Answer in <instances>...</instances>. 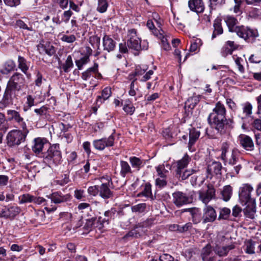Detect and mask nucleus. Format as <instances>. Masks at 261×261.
<instances>
[{"label": "nucleus", "mask_w": 261, "mask_h": 261, "mask_svg": "<svg viewBox=\"0 0 261 261\" xmlns=\"http://www.w3.org/2000/svg\"><path fill=\"white\" fill-rule=\"evenodd\" d=\"M222 169L221 164L218 162H213L207 166V171L210 174H221Z\"/></svg>", "instance_id": "obj_20"}, {"label": "nucleus", "mask_w": 261, "mask_h": 261, "mask_svg": "<svg viewBox=\"0 0 261 261\" xmlns=\"http://www.w3.org/2000/svg\"><path fill=\"white\" fill-rule=\"evenodd\" d=\"M237 151L236 149H232L230 150V152H228V159L229 163L231 165H234L236 163L237 155Z\"/></svg>", "instance_id": "obj_36"}, {"label": "nucleus", "mask_w": 261, "mask_h": 261, "mask_svg": "<svg viewBox=\"0 0 261 261\" xmlns=\"http://www.w3.org/2000/svg\"><path fill=\"white\" fill-rule=\"evenodd\" d=\"M160 37H162L161 42L163 48L166 50H168L170 48V46L168 42V40L166 37L164 36L165 32L163 30L161 29L159 31Z\"/></svg>", "instance_id": "obj_40"}, {"label": "nucleus", "mask_w": 261, "mask_h": 261, "mask_svg": "<svg viewBox=\"0 0 261 261\" xmlns=\"http://www.w3.org/2000/svg\"><path fill=\"white\" fill-rule=\"evenodd\" d=\"M111 95V89L109 87L105 88L101 93V95L98 97V101H101V99L103 100L108 99Z\"/></svg>", "instance_id": "obj_39"}, {"label": "nucleus", "mask_w": 261, "mask_h": 261, "mask_svg": "<svg viewBox=\"0 0 261 261\" xmlns=\"http://www.w3.org/2000/svg\"><path fill=\"white\" fill-rule=\"evenodd\" d=\"M129 162L133 168L139 170L143 166V162L139 158L133 156L129 158Z\"/></svg>", "instance_id": "obj_32"}, {"label": "nucleus", "mask_w": 261, "mask_h": 261, "mask_svg": "<svg viewBox=\"0 0 261 261\" xmlns=\"http://www.w3.org/2000/svg\"><path fill=\"white\" fill-rule=\"evenodd\" d=\"M33 196L29 194H25L19 196V202L20 204L32 202Z\"/></svg>", "instance_id": "obj_38"}, {"label": "nucleus", "mask_w": 261, "mask_h": 261, "mask_svg": "<svg viewBox=\"0 0 261 261\" xmlns=\"http://www.w3.org/2000/svg\"><path fill=\"white\" fill-rule=\"evenodd\" d=\"M252 127L254 129L261 131V120L259 119H255L252 122Z\"/></svg>", "instance_id": "obj_64"}, {"label": "nucleus", "mask_w": 261, "mask_h": 261, "mask_svg": "<svg viewBox=\"0 0 261 261\" xmlns=\"http://www.w3.org/2000/svg\"><path fill=\"white\" fill-rule=\"evenodd\" d=\"M217 214L215 210L211 206H206L203 209L202 217L203 223L212 222L216 219Z\"/></svg>", "instance_id": "obj_13"}, {"label": "nucleus", "mask_w": 261, "mask_h": 261, "mask_svg": "<svg viewBox=\"0 0 261 261\" xmlns=\"http://www.w3.org/2000/svg\"><path fill=\"white\" fill-rule=\"evenodd\" d=\"M224 19L230 32H236L238 36L248 42H253L254 39L258 36L257 30L251 29L244 26H237L238 21L234 17L227 16Z\"/></svg>", "instance_id": "obj_3"}, {"label": "nucleus", "mask_w": 261, "mask_h": 261, "mask_svg": "<svg viewBox=\"0 0 261 261\" xmlns=\"http://www.w3.org/2000/svg\"><path fill=\"white\" fill-rule=\"evenodd\" d=\"M211 252V247L210 245H207L202 249V256L203 260L206 259V257L210 254Z\"/></svg>", "instance_id": "obj_57"}, {"label": "nucleus", "mask_w": 261, "mask_h": 261, "mask_svg": "<svg viewBox=\"0 0 261 261\" xmlns=\"http://www.w3.org/2000/svg\"><path fill=\"white\" fill-rule=\"evenodd\" d=\"M145 208V203H140L133 206L132 210L134 212L142 213L144 211Z\"/></svg>", "instance_id": "obj_51"}, {"label": "nucleus", "mask_w": 261, "mask_h": 261, "mask_svg": "<svg viewBox=\"0 0 261 261\" xmlns=\"http://www.w3.org/2000/svg\"><path fill=\"white\" fill-rule=\"evenodd\" d=\"M210 6L211 8H215L217 6H219L224 4V0H209Z\"/></svg>", "instance_id": "obj_58"}, {"label": "nucleus", "mask_w": 261, "mask_h": 261, "mask_svg": "<svg viewBox=\"0 0 261 261\" xmlns=\"http://www.w3.org/2000/svg\"><path fill=\"white\" fill-rule=\"evenodd\" d=\"M5 4L10 7H15L20 4V0H3Z\"/></svg>", "instance_id": "obj_59"}, {"label": "nucleus", "mask_w": 261, "mask_h": 261, "mask_svg": "<svg viewBox=\"0 0 261 261\" xmlns=\"http://www.w3.org/2000/svg\"><path fill=\"white\" fill-rule=\"evenodd\" d=\"M166 177H159L156 179L155 184L160 188H162L166 186L167 181L166 179Z\"/></svg>", "instance_id": "obj_55"}, {"label": "nucleus", "mask_w": 261, "mask_h": 261, "mask_svg": "<svg viewBox=\"0 0 261 261\" xmlns=\"http://www.w3.org/2000/svg\"><path fill=\"white\" fill-rule=\"evenodd\" d=\"M200 135V132L195 128H192L189 130V147H191L194 145L195 142L198 139Z\"/></svg>", "instance_id": "obj_24"}, {"label": "nucleus", "mask_w": 261, "mask_h": 261, "mask_svg": "<svg viewBox=\"0 0 261 261\" xmlns=\"http://www.w3.org/2000/svg\"><path fill=\"white\" fill-rule=\"evenodd\" d=\"M18 67L25 74L29 69V66L27 64L26 60L21 56H19L18 58Z\"/></svg>", "instance_id": "obj_30"}, {"label": "nucleus", "mask_w": 261, "mask_h": 261, "mask_svg": "<svg viewBox=\"0 0 261 261\" xmlns=\"http://www.w3.org/2000/svg\"><path fill=\"white\" fill-rule=\"evenodd\" d=\"M24 137L19 131L14 130L10 132L7 135V143L9 146L18 145L22 141H24Z\"/></svg>", "instance_id": "obj_8"}, {"label": "nucleus", "mask_w": 261, "mask_h": 261, "mask_svg": "<svg viewBox=\"0 0 261 261\" xmlns=\"http://www.w3.org/2000/svg\"><path fill=\"white\" fill-rule=\"evenodd\" d=\"M20 212V208L16 206L5 207L0 212V218L13 219Z\"/></svg>", "instance_id": "obj_10"}, {"label": "nucleus", "mask_w": 261, "mask_h": 261, "mask_svg": "<svg viewBox=\"0 0 261 261\" xmlns=\"http://www.w3.org/2000/svg\"><path fill=\"white\" fill-rule=\"evenodd\" d=\"M129 39L127 41V46L135 50H139L141 49V40L137 36L136 31L134 29L129 31Z\"/></svg>", "instance_id": "obj_7"}, {"label": "nucleus", "mask_w": 261, "mask_h": 261, "mask_svg": "<svg viewBox=\"0 0 261 261\" xmlns=\"http://www.w3.org/2000/svg\"><path fill=\"white\" fill-rule=\"evenodd\" d=\"M238 141L242 147L254 146V143L251 137L244 134H241L239 136Z\"/></svg>", "instance_id": "obj_21"}, {"label": "nucleus", "mask_w": 261, "mask_h": 261, "mask_svg": "<svg viewBox=\"0 0 261 261\" xmlns=\"http://www.w3.org/2000/svg\"><path fill=\"white\" fill-rule=\"evenodd\" d=\"M138 196H144L146 197L151 195V186L149 184H145L142 192L138 194Z\"/></svg>", "instance_id": "obj_42"}, {"label": "nucleus", "mask_w": 261, "mask_h": 261, "mask_svg": "<svg viewBox=\"0 0 261 261\" xmlns=\"http://www.w3.org/2000/svg\"><path fill=\"white\" fill-rule=\"evenodd\" d=\"M192 227V223L189 222L183 225H174L173 228L180 232H184L191 229Z\"/></svg>", "instance_id": "obj_34"}, {"label": "nucleus", "mask_w": 261, "mask_h": 261, "mask_svg": "<svg viewBox=\"0 0 261 261\" xmlns=\"http://www.w3.org/2000/svg\"><path fill=\"white\" fill-rule=\"evenodd\" d=\"M230 213V209L224 207L222 208L220 213L218 219H227Z\"/></svg>", "instance_id": "obj_47"}, {"label": "nucleus", "mask_w": 261, "mask_h": 261, "mask_svg": "<svg viewBox=\"0 0 261 261\" xmlns=\"http://www.w3.org/2000/svg\"><path fill=\"white\" fill-rule=\"evenodd\" d=\"M89 58L88 57H83L81 58L79 60H77L75 62L76 65L77 66L79 69H81L83 66L86 64L88 62Z\"/></svg>", "instance_id": "obj_52"}, {"label": "nucleus", "mask_w": 261, "mask_h": 261, "mask_svg": "<svg viewBox=\"0 0 261 261\" xmlns=\"http://www.w3.org/2000/svg\"><path fill=\"white\" fill-rule=\"evenodd\" d=\"M201 45V40L197 39L191 43L190 48V51L191 52L195 51L197 50L198 47Z\"/></svg>", "instance_id": "obj_54"}, {"label": "nucleus", "mask_w": 261, "mask_h": 261, "mask_svg": "<svg viewBox=\"0 0 261 261\" xmlns=\"http://www.w3.org/2000/svg\"><path fill=\"white\" fill-rule=\"evenodd\" d=\"M147 70V68H145L143 67V68H141L140 66H138L136 67L135 71L134 72L135 75L136 76H140L144 73V72Z\"/></svg>", "instance_id": "obj_63"}, {"label": "nucleus", "mask_w": 261, "mask_h": 261, "mask_svg": "<svg viewBox=\"0 0 261 261\" xmlns=\"http://www.w3.org/2000/svg\"><path fill=\"white\" fill-rule=\"evenodd\" d=\"M226 110L224 105L219 101L216 103L207 118L208 124L220 133L225 132L226 126H230L233 123L232 119L226 118Z\"/></svg>", "instance_id": "obj_1"}, {"label": "nucleus", "mask_w": 261, "mask_h": 261, "mask_svg": "<svg viewBox=\"0 0 261 261\" xmlns=\"http://www.w3.org/2000/svg\"><path fill=\"white\" fill-rule=\"evenodd\" d=\"M88 193L90 195L96 196L98 193V186H91L88 189Z\"/></svg>", "instance_id": "obj_56"}, {"label": "nucleus", "mask_w": 261, "mask_h": 261, "mask_svg": "<svg viewBox=\"0 0 261 261\" xmlns=\"http://www.w3.org/2000/svg\"><path fill=\"white\" fill-rule=\"evenodd\" d=\"M234 248L233 245H230L227 246L217 247L215 249V252L220 256L226 255L228 251Z\"/></svg>", "instance_id": "obj_28"}, {"label": "nucleus", "mask_w": 261, "mask_h": 261, "mask_svg": "<svg viewBox=\"0 0 261 261\" xmlns=\"http://www.w3.org/2000/svg\"><path fill=\"white\" fill-rule=\"evenodd\" d=\"M7 115L9 116V120H14L16 122L19 124L23 130L24 134L28 133L29 132L27 129L26 124L23 121V119L20 116L18 112L15 110H9L7 111Z\"/></svg>", "instance_id": "obj_11"}, {"label": "nucleus", "mask_w": 261, "mask_h": 261, "mask_svg": "<svg viewBox=\"0 0 261 261\" xmlns=\"http://www.w3.org/2000/svg\"><path fill=\"white\" fill-rule=\"evenodd\" d=\"M255 243L251 240H249L245 243V251L246 253L252 254L255 253Z\"/></svg>", "instance_id": "obj_33"}, {"label": "nucleus", "mask_w": 261, "mask_h": 261, "mask_svg": "<svg viewBox=\"0 0 261 261\" xmlns=\"http://www.w3.org/2000/svg\"><path fill=\"white\" fill-rule=\"evenodd\" d=\"M215 197V189L211 185H208L206 189H203L199 191L200 200L206 204Z\"/></svg>", "instance_id": "obj_5"}, {"label": "nucleus", "mask_w": 261, "mask_h": 261, "mask_svg": "<svg viewBox=\"0 0 261 261\" xmlns=\"http://www.w3.org/2000/svg\"><path fill=\"white\" fill-rule=\"evenodd\" d=\"M252 106L248 102H245L242 105V113L239 115V117L243 120V123L242 127L246 128L247 123H249L253 119L252 116Z\"/></svg>", "instance_id": "obj_4"}, {"label": "nucleus", "mask_w": 261, "mask_h": 261, "mask_svg": "<svg viewBox=\"0 0 261 261\" xmlns=\"http://www.w3.org/2000/svg\"><path fill=\"white\" fill-rule=\"evenodd\" d=\"M159 261H177L175 260L174 258L168 254H164L160 256Z\"/></svg>", "instance_id": "obj_62"}, {"label": "nucleus", "mask_w": 261, "mask_h": 261, "mask_svg": "<svg viewBox=\"0 0 261 261\" xmlns=\"http://www.w3.org/2000/svg\"><path fill=\"white\" fill-rule=\"evenodd\" d=\"M246 204L247 205L244 210V214L246 217L253 219L254 218L256 213L255 200H251L250 202H248Z\"/></svg>", "instance_id": "obj_16"}, {"label": "nucleus", "mask_w": 261, "mask_h": 261, "mask_svg": "<svg viewBox=\"0 0 261 261\" xmlns=\"http://www.w3.org/2000/svg\"><path fill=\"white\" fill-rule=\"evenodd\" d=\"M238 45L236 44L233 41H228L226 42L222 49V53L223 56L227 55H231L232 51L236 49Z\"/></svg>", "instance_id": "obj_19"}, {"label": "nucleus", "mask_w": 261, "mask_h": 261, "mask_svg": "<svg viewBox=\"0 0 261 261\" xmlns=\"http://www.w3.org/2000/svg\"><path fill=\"white\" fill-rule=\"evenodd\" d=\"M214 32L212 34V38H215L217 35L223 33V30L221 26V20L216 19L215 20L214 24Z\"/></svg>", "instance_id": "obj_25"}, {"label": "nucleus", "mask_w": 261, "mask_h": 261, "mask_svg": "<svg viewBox=\"0 0 261 261\" xmlns=\"http://www.w3.org/2000/svg\"><path fill=\"white\" fill-rule=\"evenodd\" d=\"M47 197L54 203L59 204L68 201L70 196L69 194L63 195L61 193L57 192L47 196Z\"/></svg>", "instance_id": "obj_14"}, {"label": "nucleus", "mask_w": 261, "mask_h": 261, "mask_svg": "<svg viewBox=\"0 0 261 261\" xmlns=\"http://www.w3.org/2000/svg\"><path fill=\"white\" fill-rule=\"evenodd\" d=\"M137 80V79H135L130 85V88L128 91V94L129 96H135L139 93L138 88L136 87L135 86V82Z\"/></svg>", "instance_id": "obj_44"}, {"label": "nucleus", "mask_w": 261, "mask_h": 261, "mask_svg": "<svg viewBox=\"0 0 261 261\" xmlns=\"http://www.w3.org/2000/svg\"><path fill=\"white\" fill-rule=\"evenodd\" d=\"M98 67V64L96 63H95L93 67L89 68L87 70L82 73V79L84 81H87L91 77H93L94 72H97Z\"/></svg>", "instance_id": "obj_22"}, {"label": "nucleus", "mask_w": 261, "mask_h": 261, "mask_svg": "<svg viewBox=\"0 0 261 261\" xmlns=\"http://www.w3.org/2000/svg\"><path fill=\"white\" fill-rule=\"evenodd\" d=\"M190 158L189 156L186 154L180 160L177 162V174L180 175L181 171L185 168L189 163Z\"/></svg>", "instance_id": "obj_27"}, {"label": "nucleus", "mask_w": 261, "mask_h": 261, "mask_svg": "<svg viewBox=\"0 0 261 261\" xmlns=\"http://www.w3.org/2000/svg\"><path fill=\"white\" fill-rule=\"evenodd\" d=\"M15 67V64L12 60L7 61L4 64L3 68L1 69V72L3 74H8L13 70Z\"/></svg>", "instance_id": "obj_26"}, {"label": "nucleus", "mask_w": 261, "mask_h": 261, "mask_svg": "<svg viewBox=\"0 0 261 261\" xmlns=\"http://www.w3.org/2000/svg\"><path fill=\"white\" fill-rule=\"evenodd\" d=\"M34 147H43V146H50V143L45 138L38 137L34 139Z\"/></svg>", "instance_id": "obj_31"}, {"label": "nucleus", "mask_w": 261, "mask_h": 261, "mask_svg": "<svg viewBox=\"0 0 261 261\" xmlns=\"http://www.w3.org/2000/svg\"><path fill=\"white\" fill-rule=\"evenodd\" d=\"M61 40L64 42L71 43L75 41L76 37L74 35H63L61 38Z\"/></svg>", "instance_id": "obj_49"}, {"label": "nucleus", "mask_w": 261, "mask_h": 261, "mask_svg": "<svg viewBox=\"0 0 261 261\" xmlns=\"http://www.w3.org/2000/svg\"><path fill=\"white\" fill-rule=\"evenodd\" d=\"M72 15V12L70 10L64 11L63 14L62 21L67 23L69 20Z\"/></svg>", "instance_id": "obj_61"}, {"label": "nucleus", "mask_w": 261, "mask_h": 261, "mask_svg": "<svg viewBox=\"0 0 261 261\" xmlns=\"http://www.w3.org/2000/svg\"><path fill=\"white\" fill-rule=\"evenodd\" d=\"M25 82L23 75L18 72L15 73L9 79L6 88L4 93L2 100L0 101V108L6 107L16 96V92L20 91Z\"/></svg>", "instance_id": "obj_2"}, {"label": "nucleus", "mask_w": 261, "mask_h": 261, "mask_svg": "<svg viewBox=\"0 0 261 261\" xmlns=\"http://www.w3.org/2000/svg\"><path fill=\"white\" fill-rule=\"evenodd\" d=\"M232 57L233 60H234L236 65L238 66L239 71L241 73H243L245 71L244 68L243 66L242 65V62H243V59L235 55L233 56Z\"/></svg>", "instance_id": "obj_43"}, {"label": "nucleus", "mask_w": 261, "mask_h": 261, "mask_svg": "<svg viewBox=\"0 0 261 261\" xmlns=\"http://www.w3.org/2000/svg\"><path fill=\"white\" fill-rule=\"evenodd\" d=\"M48 108L45 106L41 107L39 109H35V112L38 115L43 116L46 115L48 113Z\"/></svg>", "instance_id": "obj_48"}, {"label": "nucleus", "mask_w": 261, "mask_h": 261, "mask_svg": "<svg viewBox=\"0 0 261 261\" xmlns=\"http://www.w3.org/2000/svg\"><path fill=\"white\" fill-rule=\"evenodd\" d=\"M155 168L158 175L160 177H166V174L168 172V171L165 169V166L163 164L159 165Z\"/></svg>", "instance_id": "obj_46"}, {"label": "nucleus", "mask_w": 261, "mask_h": 261, "mask_svg": "<svg viewBox=\"0 0 261 261\" xmlns=\"http://www.w3.org/2000/svg\"><path fill=\"white\" fill-rule=\"evenodd\" d=\"M232 188L230 186L228 185L224 187L221 192V195L224 201H227L230 199L232 195Z\"/></svg>", "instance_id": "obj_29"}, {"label": "nucleus", "mask_w": 261, "mask_h": 261, "mask_svg": "<svg viewBox=\"0 0 261 261\" xmlns=\"http://www.w3.org/2000/svg\"><path fill=\"white\" fill-rule=\"evenodd\" d=\"M103 46L104 50L108 52L114 50L116 47V42L109 36L105 35L102 38Z\"/></svg>", "instance_id": "obj_17"}, {"label": "nucleus", "mask_w": 261, "mask_h": 261, "mask_svg": "<svg viewBox=\"0 0 261 261\" xmlns=\"http://www.w3.org/2000/svg\"><path fill=\"white\" fill-rule=\"evenodd\" d=\"M173 202L177 206H181L192 202V199L181 192H175L172 194Z\"/></svg>", "instance_id": "obj_12"}, {"label": "nucleus", "mask_w": 261, "mask_h": 261, "mask_svg": "<svg viewBox=\"0 0 261 261\" xmlns=\"http://www.w3.org/2000/svg\"><path fill=\"white\" fill-rule=\"evenodd\" d=\"M108 8V3L106 0H98V7L97 10L100 13L106 11Z\"/></svg>", "instance_id": "obj_41"}, {"label": "nucleus", "mask_w": 261, "mask_h": 261, "mask_svg": "<svg viewBox=\"0 0 261 261\" xmlns=\"http://www.w3.org/2000/svg\"><path fill=\"white\" fill-rule=\"evenodd\" d=\"M95 219L92 218L91 219H87L86 222L84 226V228L87 231H89L92 227Z\"/></svg>", "instance_id": "obj_53"}, {"label": "nucleus", "mask_w": 261, "mask_h": 261, "mask_svg": "<svg viewBox=\"0 0 261 261\" xmlns=\"http://www.w3.org/2000/svg\"><path fill=\"white\" fill-rule=\"evenodd\" d=\"M185 212H189L192 217L194 224H197L201 220V216L200 210L198 208L193 207L184 210Z\"/></svg>", "instance_id": "obj_18"}, {"label": "nucleus", "mask_w": 261, "mask_h": 261, "mask_svg": "<svg viewBox=\"0 0 261 261\" xmlns=\"http://www.w3.org/2000/svg\"><path fill=\"white\" fill-rule=\"evenodd\" d=\"M8 129V125L5 115L0 113V132L5 133Z\"/></svg>", "instance_id": "obj_37"}, {"label": "nucleus", "mask_w": 261, "mask_h": 261, "mask_svg": "<svg viewBox=\"0 0 261 261\" xmlns=\"http://www.w3.org/2000/svg\"><path fill=\"white\" fill-rule=\"evenodd\" d=\"M100 181L102 184L100 186H98V193L99 196L103 199L111 198L112 196V192L108 186L110 181L109 177H101Z\"/></svg>", "instance_id": "obj_6"}, {"label": "nucleus", "mask_w": 261, "mask_h": 261, "mask_svg": "<svg viewBox=\"0 0 261 261\" xmlns=\"http://www.w3.org/2000/svg\"><path fill=\"white\" fill-rule=\"evenodd\" d=\"M253 188L250 185L248 184L243 185L239 193V198L241 202L246 204L248 202H250L251 200H254L251 198V192Z\"/></svg>", "instance_id": "obj_9"}, {"label": "nucleus", "mask_w": 261, "mask_h": 261, "mask_svg": "<svg viewBox=\"0 0 261 261\" xmlns=\"http://www.w3.org/2000/svg\"><path fill=\"white\" fill-rule=\"evenodd\" d=\"M121 174L124 177L126 174L131 172V169L129 164L125 161H121Z\"/></svg>", "instance_id": "obj_35"}, {"label": "nucleus", "mask_w": 261, "mask_h": 261, "mask_svg": "<svg viewBox=\"0 0 261 261\" xmlns=\"http://www.w3.org/2000/svg\"><path fill=\"white\" fill-rule=\"evenodd\" d=\"M94 146L95 147H111L114 145V138L110 136L108 139H102L99 140L94 141Z\"/></svg>", "instance_id": "obj_23"}, {"label": "nucleus", "mask_w": 261, "mask_h": 261, "mask_svg": "<svg viewBox=\"0 0 261 261\" xmlns=\"http://www.w3.org/2000/svg\"><path fill=\"white\" fill-rule=\"evenodd\" d=\"M73 65L71 56H68L66 59L65 63L63 65V69L65 72L69 71V69Z\"/></svg>", "instance_id": "obj_45"}, {"label": "nucleus", "mask_w": 261, "mask_h": 261, "mask_svg": "<svg viewBox=\"0 0 261 261\" xmlns=\"http://www.w3.org/2000/svg\"><path fill=\"white\" fill-rule=\"evenodd\" d=\"M188 6L191 10L197 13H201L204 7L202 0H190Z\"/></svg>", "instance_id": "obj_15"}, {"label": "nucleus", "mask_w": 261, "mask_h": 261, "mask_svg": "<svg viewBox=\"0 0 261 261\" xmlns=\"http://www.w3.org/2000/svg\"><path fill=\"white\" fill-rule=\"evenodd\" d=\"M44 50L46 54L49 56H52L55 53L54 47L52 45L48 44L47 46H45Z\"/></svg>", "instance_id": "obj_60"}, {"label": "nucleus", "mask_w": 261, "mask_h": 261, "mask_svg": "<svg viewBox=\"0 0 261 261\" xmlns=\"http://www.w3.org/2000/svg\"><path fill=\"white\" fill-rule=\"evenodd\" d=\"M123 110L127 114L129 115H132L135 110V107L130 103H125L123 108Z\"/></svg>", "instance_id": "obj_50"}]
</instances>
